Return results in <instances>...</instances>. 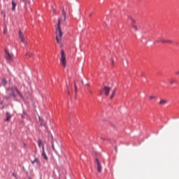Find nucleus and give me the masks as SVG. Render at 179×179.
<instances>
[{"instance_id":"412c9836","label":"nucleus","mask_w":179,"mask_h":179,"mask_svg":"<svg viewBox=\"0 0 179 179\" xmlns=\"http://www.w3.org/2000/svg\"><path fill=\"white\" fill-rule=\"evenodd\" d=\"M74 89H75V93H78V87L76 86V83H74Z\"/></svg>"},{"instance_id":"c85d7f7f","label":"nucleus","mask_w":179,"mask_h":179,"mask_svg":"<svg viewBox=\"0 0 179 179\" xmlns=\"http://www.w3.org/2000/svg\"><path fill=\"white\" fill-rule=\"evenodd\" d=\"M13 177H16V173H13Z\"/></svg>"},{"instance_id":"a878e982","label":"nucleus","mask_w":179,"mask_h":179,"mask_svg":"<svg viewBox=\"0 0 179 179\" xmlns=\"http://www.w3.org/2000/svg\"><path fill=\"white\" fill-rule=\"evenodd\" d=\"M89 92H90V93L91 94H93V91H92V90H89Z\"/></svg>"},{"instance_id":"f704fd0d","label":"nucleus","mask_w":179,"mask_h":179,"mask_svg":"<svg viewBox=\"0 0 179 179\" xmlns=\"http://www.w3.org/2000/svg\"><path fill=\"white\" fill-rule=\"evenodd\" d=\"M83 83H84L83 81H82V85H83Z\"/></svg>"},{"instance_id":"cd10ccee","label":"nucleus","mask_w":179,"mask_h":179,"mask_svg":"<svg viewBox=\"0 0 179 179\" xmlns=\"http://www.w3.org/2000/svg\"><path fill=\"white\" fill-rule=\"evenodd\" d=\"M52 148L53 150L55 149V148L54 147V144L53 143H52Z\"/></svg>"},{"instance_id":"39448f33","label":"nucleus","mask_w":179,"mask_h":179,"mask_svg":"<svg viewBox=\"0 0 179 179\" xmlns=\"http://www.w3.org/2000/svg\"><path fill=\"white\" fill-rule=\"evenodd\" d=\"M19 38L21 43H22L25 45L27 44V42H26V41L24 40V35H23V33H22V31H19Z\"/></svg>"},{"instance_id":"ddd939ff","label":"nucleus","mask_w":179,"mask_h":179,"mask_svg":"<svg viewBox=\"0 0 179 179\" xmlns=\"http://www.w3.org/2000/svg\"><path fill=\"white\" fill-rule=\"evenodd\" d=\"M159 104H160V106H164V104H167V100L166 99H162L159 102Z\"/></svg>"},{"instance_id":"9b49d317","label":"nucleus","mask_w":179,"mask_h":179,"mask_svg":"<svg viewBox=\"0 0 179 179\" xmlns=\"http://www.w3.org/2000/svg\"><path fill=\"white\" fill-rule=\"evenodd\" d=\"M42 157H44L45 160H48V157L47 156V154L45 153V150H42Z\"/></svg>"},{"instance_id":"aec40b11","label":"nucleus","mask_w":179,"mask_h":179,"mask_svg":"<svg viewBox=\"0 0 179 179\" xmlns=\"http://www.w3.org/2000/svg\"><path fill=\"white\" fill-rule=\"evenodd\" d=\"M165 43L173 44V41H171V40H165Z\"/></svg>"},{"instance_id":"7ed1b4c3","label":"nucleus","mask_w":179,"mask_h":179,"mask_svg":"<svg viewBox=\"0 0 179 179\" xmlns=\"http://www.w3.org/2000/svg\"><path fill=\"white\" fill-rule=\"evenodd\" d=\"M111 88L110 87L105 86L103 89L101 90L100 95L103 94V92L105 93V96H108L110 94V92Z\"/></svg>"},{"instance_id":"6e6552de","label":"nucleus","mask_w":179,"mask_h":179,"mask_svg":"<svg viewBox=\"0 0 179 179\" xmlns=\"http://www.w3.org/2000/svg\"><path fill=\"white\" fill-rule=\"evenodd\" d=\"M6 122H9V121H10V118H12V115H10V113H9L8 112H7L6 113Z\"/></svg>"},{"instance_id":"c9c22d12","label":"nucleus","mask_w":179,"mask_h":179,"mask_svg":"<svg viewBox=\"0 0 179 179\" xmlns=\"http://www.w3.org/2000/svg\"><path fill=\"white\" fill-rule=\"evenodd\" d=\"M87 86H89V84H87Z\"/></svg>"},{"instance_id":"4c0bfd02","label":"nucleus","mask_w":179,"mask_h":179,"mask_svg":"<svg viewBox=\"0 0 179 179\" xmlns=\"http://www.w3.org/2000/svg\"><path fill=\"white\" fill-rule=\"evenodd\" d=\"M29 179H31V178H29Z\"/></svg>"},{"instance_id":"5701e85b","label":"nucleus","mask_w":179,"mask_h":179,"mask_svg":"<svg viewBox=\"0 0 179 179\" xmlns=\"http://www.w3.org/2000/svg\"><path fill=\"white\" fill-rule=\"evenodd\" d=\"M131 26H132L133 29L136 30V31H138V27H136V25L133 24Z\"/></svg>"},{"instance_id":"72a5a7b5","label":"nucleus","mask_w":179,"mask_h":179,"mask_svg":"<svg viewBox=\"0 0 179 179\" xmlns=\"http://www.w3.org/2000/svg\"><path fill=\"white\" fill-rule=\"evenodd\" d=\"M24 2H26V1H27V0H22Z\"/></svg>"},{"instance_id":"b1692460","label":"nucleus","mask_w":179,"mask_h":179,"mask_svg":"<svg viewBox=\"0 0 179 179\" xmlns=\"http://www.w3.org/2000/svg\"><path fill=\"white\" fill-rule=\"evenodd\" d=\"M3 34H6V33H8V29H6V27L3 29Z\"/></svg>"},{"instance_id":"bb28decb","label":"nucleus","mask_w":179,"mask_h":179,"mask_svg":"<svg viewBox=\"0 0 179 179\" xmlns=\"http://www.w3.org/2000/svg\"><path fill=\"white\" fill-rule=\"evenodd\" d=\"M10 96H13V97H15V93H11Z\"/></svg>"},{"instance_id":"f3484780","label":"nucleus","mask_w":179,"mask_h":179,"mask_svg":"<svg viewBox=\"0 0 179 179\" xmlns=\"http://www.w3.org/2000/svg\"><path fill=\"white\" fill-rule=\"evenodd\" d=\"M156 99H157V96H156L152 95V96H150V101H153V100H156Z\"/></svg>"},{"instance_id":"0eeeda50","label":"nucleus","mask_w":179,"mask_h":179,"mask_svg":"<svg viewBox=\"0 0 179 179\" xmlns=\"http://www.w3.org/2000/svg\"><path fill=\"white\" fill-rule=\"evenodd\" d=\"M170 85H177L178 83V81L177 80V78H171L169 80Z\"/></svg>"},{"instance_id":"423d86ee","label":"nucleus","mask_w":179,"mask_h":179,"mask_svg":"<svg viewBox=\"0 0 179 179\" xmlns=\"http://www.w3.org/2000/svg\"><path fill=\"white\" fill-rule=\"evenodd\" d=\"M96 166H97V171L98 173H101V170H103V166H101V164L100 163V161H99V159H96Z\"/></svg>"},{"instance_id":"9d476101","label":"nucleus","mask_w":179,"mask_h":179,"mask_svg":"<svg viewBox=\"0 0 179 179\" xmlns=\"http://www.w3.org/2000/svg\"><path fill=\"white\" fill-rule=\"evenodd\" d=\"M17 6V3L15 2L14 1H12V10L15 12L16 10V6Z\"/></svg>"},{"instance_id":"4468645a","label":"nucleus","mask_w":179,"mask_h":179,"mask_svg":"<svg viewBox=\"0 0 179 179\" xmlns=\"http://www.w3.org/2000/svg\"><path fill=\"white\" fill-rule=\"evenodd\" d=\"M34 54L31 52L27 51L26 52V57H29V58L33 57Z\"/></svg>"},{"instance_id":"1a4fd4ad","label":"nucleus","mask_w":179,"mask_h":179,"mask_svg":"<svg viewBox=\"0 0 179 179\" xmlns=\"http://www.w3.org/2000/svg\"><path fill=\"white\" fill-rule=\"evenodd\" d=\"M38 148H41L42 150H44V144L43 143V140H38Z\"/></svg>"},{"instance_id":"20e7f679","label":"nucleus","mask_w":179,"mask_h":179,"mask_svg":"<svg viewBox=\"0 0 179 179\" xmlns=\"http://www.w3.org/2000/svg\"><path fill=\"white\" fill-rule=\"evenodd\" d=\"M5 54L6 59H7V61H12V59H13V55L9 53V51L8 50H6Z\"/></svg>"},{"instance_id":"f03ea898","label":"nucleus","mask_w":179,"mask_h":179,"mask_svg":"<svg viewBox=\"0 0 179 179\" xmlns=\"http://www.w3.org/2000/svg\"><path fill=\"white\" fill-rule=\"evenodd\" d=\"M60 62H61L63 68H66V57L65 56V52H64V50H62V52H61Z\"/></svg>"},{"instance_id":"f257e3e1","label":"nucleus","mask_w":179,"mask_h":179,"mask_svg":"<svg viewBox=\"0 0 179 179\" xmlns=\"http://www.w3.org/2000/svg\"><path fill=\"white\" fill-rule=\"evenodd\" d=\"M66 13L65 10H62V16L58 20L57 27H56V40L58 44L61 43L62 41V29H61V22L62 20H66Z\"/></svg>"},{"instance_id":"c756f323","label":"nucleus","mask_w":179,"mask_h":179,"mask_svg":"<svg viewBox=\"0 0 179 179\" xmlns=\"http://www.w3.org/2000/svg\"><path fill=\"white\" fill-rule=\"evenodd\" d=\"M176 75H179V71L176 73Z\"/></svg>"},{"instance_id":"a211bd4d","label":"nucleus","mask_w":179,"mask_h":179,"mask_svg":"<svg viewBox=\"0 0 179 179\" xmlns=\"http://www.w3.org/2000/svg\"><path fill=\"white\" fill-rule=\"evenodd\" d=\"M130 20L131 21V26H133V24H135V23H136V21L132 17H130Z\"/></svg>"},{"instance_id":"393cba45","label":"nucleus","mask_w":179,"mask_h":179,"mask_svg":"<svg viewBox=\"0 0 179 179\" xmlns=\"http://www.w3.org/2000/svg\"><path fill=\"white\" fill-rule=\"evenodd\" d=\"M36 158H35V159H34V161H31V163L32 164H34V163H36Z\"/></svg>"},{"instance_id":"f8f14e48","label":"nucleus","mask_w":179,"mask_h":179,"mask_svg":"<svg viewBox=\"0 0 179 179\" xmlns=\"http://www.w3.org/2000/svg\"><path fill=\"white\" fill-rule=\"evenodd\" d=\"M157 43H162V44H166V40L163 38V36H161L160 38H159Z\"/></svg>"},{"instance_id":"2f4dec72","label":"nucleus","mask_w":179,"mask_h":179,"mask_svg":"<svg viewBox=\"0 0 179 179\" xmlns=\"http://www.w3.org/2000/svg\"><path fill=\"white\" fill-rule=\"evenodd\" d=\"M68 94H71V92L69 91H68Z\"/></svg>"},{"instance_id":"6ab92c4d","label":"nucleus","mask_w":179,"mask_h":179,"mask_svg":"<svg viewBox=\"0 0 179 179\" xmlns=\"http://www.w3.org/2000/svg\"><path fill=\"white\" fill-rule=\"evenodd\" d=\"M14 90L15 92H16V93H17V94H19L20 96H22V94H20V92L19 91V90H17V87H14Z\"/></svg>"},{"instance_id":"2eb2a0df","label":"nucleus","mask_w":179,"mask_h":179,"mask_svg":"<svg viewBox=\"0 0 179 179\" xmlns=\"http://www.w3.org/2000/svg\"><path fill=\"white\" fill-rule=\"evenodd\" d=\"M115 92H117V90H116V89H114V90L112 91V93H111V95H110V99H114V96H115Z\"/></svg>"},{"instance_id":"e433bc0d","label":"nucleus","mask_w":179,"mask_h":179,"mask_svg":"<svg viewBox=\"0 0 179 179\" xmlns=\"http://www.w3.org/2000/svg\"><path fill=\"white\" fill-rule=\"evenodd\" d=\"M90 16H92V15H90Z\"/></svg>"},{"instance_id":"4be33fe9","label":"nucleus","mask_w":179,"mask_h":179,"mask_svg":"<svg viewBox=\"0 0 179 179\" xmlns=\"http://www.w3.org/2000/svg\"><path fill=\"white\" fill-rule=\"evenodd\" d=\"M2 83H3V85H6L7 81H6V78H3V79H2Z\"/></svg>"},{"instance_id":"7c9ffc66","label":"nucleus","mask_w":179,"mask_h":179,"mask_svg":"<svg viewBox=\"0 0 179 179\" xmlns=\"http://www.w3.org/2000/svg\"><path fill=\"white\" fill-rule=\"evenodd\" d=\"M112 64H114V59H112Z\"/></svg>"},{"instance_id":"473e14b6","label":"nucleus","mask_w":179,"mask_h":179,"mask_svg":"<svg viewBox=\"0 0 179 179\" xmlns=\"http://www.w3.org/2000/svg\"><path fill=\"white\" fill-rule=\"evenodd\" d=\"M10 90H12V92H13V88H11Z\"/></svg>"},{"instance_id":"dca6fc26","label":"nucleus","mask_w":179,"mask_h":179,"mask_svg":"<svg viewBox=\"0 0 179 179\" xmlns=\"http://www.w3.org/2000/svg\"><path fill=\"white\" fill-rule=\"evenodd\" d=\"M35 163H36L37 166H41V163L40 162V160H38V158H35Z\"/></svg>"}]
</instances>
